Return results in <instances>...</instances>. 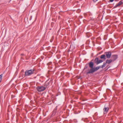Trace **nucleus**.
Here are the masks:
<instances>
[{
	"label": "nucleus",
	"instance_id": "nucleus-1",
	"mask_svg": "<svg viewBox=\"0 0 123 123\" xmlns=\"http://www.w3.org/2000/svg\"><path fill=\"white\" fill-rule=\"evenodd\" d=\"M101 67V66H99L96 67H94L92 69H88L87 70H86L85 71V73L86 74H87L93 73L100 68Z\"/></svg>",
	"mask_w": 123,
	"mask_h": 123
},
{
	"label": "nucleus",
	"instance_id": "nucleus-2",
	"mask_svg": "<svg viewBox=\"0 0 123 123\" xmlns=\"http://www.w3.org/2000/svg\"><path fill=\"white\" fill-rule=\"evenodd\" d=\"M37 91L39 92H41L44 91L46 89L45 87L43 86H38L36 88Z\"/></svg>",
	"mask_w": 123,
	"mask_h": 123
},
{
	"label": "nucleus",
	"instance_id": "nucleus-3",
	"mask_svg": "<svg viewBox=\"0 0 123 123\" xmlns=\"http://www.w3.org/2000/svg\"><path fill=\"white\" fill-rule=\"evenodd\" d=\"M34 70L32 69H31L28 71H26L25 73V75L26 76L30 75L33 73Z\"/></svg>",
	"mask_w": 123,
	"mask_h": 123
},
{
	"label": "nucleus",
	"instance_id": "nucleus-4",
	"mask_svg": "<svg viewBox=\"0 0 123 123\" xmlns=\"http://www.w3.org/2000/svg\"><path fill=\"white\" fill-rule=\"evenodd\" d=\"M105 55L107 58H110L111 55V53L110 51L106 52L105 53Z\"/></svg>",
	"mask_w": 123,
	"mask_h": 123
},
{
	"label": "nucleus",
	"instance_id": "nucleus-5",
	"mask_svg": "<svg viewBox=\"0 0 123 123\" xmlns=\"http://www.w3.org/2000/svg\"><path fill=\"white\" fill-rule=\"evenodd\" d=\"M111 58L113 61L116 60L118 58V56L117 55H112Z\"/></svg>",
	"mask_w": 123,
	"mask_h": 123
},
{
	"label": "nucleus",
	"instance_id": "nucleus-6",
	"mask_svg": "<svg viewBox=\"0 0 123 123\" xmlns=\"http://www.w3.org/2000/svg\"><path fill=\"white\" fill-rule=\"evenodd\" d=\"M123 0H120L119 2L116 5L114 6L115 8H116L118 6H119L121 5L123 3Z\"/></svg>",
	"mask_w": 123,
	"mask_h": 123
},
{
	"label": "nucleus",
	"instance_id": "nucleus-7",
	"mask_svg": "<svg viewBox=\"0 0 123 123\" xmlns=\"http://www.w3.org/2000/svg\"><path fill=\"white\" fill-rule=\"evenodd\" d=\"M88 64L89 67L91 68V69H92L94 68V63L93 62H90L88 63Z\"/></svg>",
	"mask_w": 123,
	"mask_h": 123
},
{
	"label": "nucleus",
	"instance_id": "nucleus-8",
	"mask_svg": "<svg viewBox=\"0 0 123 123\" xmlns=\"http://www.w3.org/2000/svg\"><path fill=\"white\" fill-rule=\"evenodd\" d=\"M109 110V108L108 107H106L105 106L104 108L103 109V110L104 111V113H107Z\"/></svg>",
	"mask_w": 123,
	"mask_h": 123
},
{
	"label": "nucleus",
	"instance_id": "nucleus-9",
	"mask_svg": "<svg viewBox=\"0 0 123 123\" xmlns=\"http://www.w3.org/2000/svg\"><path fill=\"white\" fill-rule=\"evenodd\" d=\"M75 48L74 46L73 45H71L69 48V51H72Z\"/></svg>",
	"mask_w": 123,
	"mask_h": 123
},
{
	"label": "nucleus",
	"instance_id": "nucleus-10",
	"mask_svg": "<svg viewBox=\"0 0 123 123\" xmlns=\"http://www.w3.org/2000/svg\"><path fill=\"white\" fill-rule=\"evenodd\" d=\"M49 85V83L47 82H46L44 84V87H45L46 88Z\"/></svg>",
	"mask_w": 123,
	"mask_h": 123
},
{
	"label": "nucleus",
	"instance_id": "nucleus-11",
	"mask_svg": "<svg viewBox=\"0 0 123 123\" xmlns=\"http://www.w3.org/2000/svg\"><path fill=\"white\" fill-rule=\"evenodd\" d=\"M112 61H113L112 59L107 60L106 61V63L108 64L111 63Z\"/></svg>",
	"mask_w": 123,
	"mask_h": 123
},
{
	"label": "nucleus",
	"instance_id": "nucleus-12",
	"mask_svg": "<svg viewBox=\"0 0 123 123\" xmlns=\"http://www.w3.org/2000/svg\"><path fill=\"white\" fill-rule=\"evenodd\" d=\"M105 56V55H102L100 57L101 59H103L104 60H105L106 59Z\"/></svg>",
	"mask_w": 123,
	"mask_h": 123
},
{
	"label": "nucleus",
	"instance_id": "nucleus-13",
	"mask_svg": "<svg viewBox=\"0 0 123 123\" xmlns=\"http://www.w3.org/2000/svg\"><path fill=\"white\" fill-rule=\"evenodd\" d=\"M98 58H96L94 60V62L95 63H96L97 65V62H98Z\"/></svg>",
	"mask_w": 123,
	"mask_h": 123
},
{
	"label": "nucleus",
	"instance_id": "nucleus-14",
	"mask_svg": "<svg viewBox=\"0 0 123 123\" xmlns=\"http://www.w3.org/2000/svg\"><path fill=\"white\" fill-rule=\"evenodd\" d=\"M106 63L104 62L103 65L102 66H101V68H103L106 65Z\"/></svg>",
	"mask_w": 123,
	"mask_h": 123
},
{
	"label": "nucleus",
	"instance_id": "nucleus-15",
	"mask_svg": "<svg viewBox=\"0 0 123 123\" xmlns=\"http://www.w3.org/2000/svg\"><path fill=\"white\" fill-rule=\"evenodd\" d=\"M103 62V61L102 60H98V62H97V65H98L100 63L102 62Z\"/></svg>",
	"mask_w": 123,
	"mask_h": 123
},
{
	"label": "nucleus",
	"instance_id": "nucleus-16",
	"mask_svg": "<svg viewBox=\"0 0 123 123\" xmlns=\"http://www.w3.org/2000/svg\"><path fill=\"white\" fill-rule=\"evenodd\" d=\"M87 64L86 65L84 68V70L85 69H86L88 67L87 66Z\"/></svg>",
	"mask_w": 123,
	"mask_h": 123
},
{
	"label": "nucleus",
	"instance_id": "nucleus-17",
	"mask_svg": "<svg viewBox=\"0 0 123 123\" xmlns=\"http://www.w3.org/2000/svg\"><path fill=\"white\" fill-rule=\"evenodd\" d=\"M98 0H93V1L94 2H96Z\"/></svg>",
	"mask_w": 123,
	"mask_h": 123
},
{
	"label": "nucleus",
	"instance_id": "nucleus-18",
	"mask_svg": "<svg viewBox=\"0 0 123 123\" xmlns=\"http://www.w3.org/2000/svg\"><path fill=\"white\" fill-rule=\"evenodd\" d=\"M110 2H112L114 1V0H109Z\"/></svg>",
	"mask_w": 123,
	"mask_h": 123
}]
</instances>
